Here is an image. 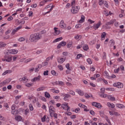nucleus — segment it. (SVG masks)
I'll return each mask as SVG.
<instances>
[{"instance_id":"nucleus-7","label":"nucleus","mask_w":125,"mask_h":125,"mask_svg":"<svg viewBox=\"0 0 125 125\" xmlns=\"http://www.w3.org/2000/svg\"><path fill=\"white\" fill-rule=\"evenodd\" d=\"M4 58H6V62L10 63L12 61V59H13V57L12 56L5 55Z\"/></svg>"},{"instance_id":"nucleus-43","label":"nucleus","mask_w":125,"mask_h":125,"mask_svg":"<svg viewBox=\"0 0 125 125\" xmlns=\"http://www.w3.org/2000/svg\"><path fill=\"white\" fill-rule=\"evenodd\" d=\"M110 45H111V46H113V45H115V41H114V40L112 39L110 41Z\"/></svg>"},{"instance_id":"nucleus-55","label":"nucleus","mask_w":125,"mask_h":125,"mask_svg":"<svg viewBox=\"0 0 125 125\" xmlns=\"http://www.w3.org/2000/svg\"><path fill=\"white\" fill-rule=\"evenodd\" d=\"M37 6L38 4L37 3H34L31 5V7H32V8H36V7H37Z\"/></svg>"},{"instance_id":"nucleus-24","label":"nucleus","mask_w":125,"mask_h":125,"mask_svg":"<svg viewBox=\"0 0 125 125\" xmlns=\"http://www.w3.org/2000/svg\"><path fill=\"white\" fill-rule=\"evenodd\" d=\"M85 20V17L83 15H81V19L79 21V23H83L84 22V20Z\"/></svg>"},{"instance_id":"nucleus-18","label":"nucleus","mask_w":125,"mask_h":125,"mask_svg":"<svg viewBox=\"0 0 125 125\" xmlns=\"http://www.w3.org/2000/svg\"><path fill=\"white\" fill-rule=\"evenodd\" d=\"M28 99L29 100H31V101H32V103H36V102H37V99L36 98V97L32 96V97H29L28 98Z\"/></svg>"},{"instance_id":"nucleus-54","label":"nucleus","mask_w":125,"mask_h":125,"mask_svg":"<svg viewBox=\"0 0 125 125\" xmlns=\"http://www.w3.org/2000/svg\"><path fill=\"white\" fill-rule=\"evenodd\" d=\"M25 38L21 37L18 40V41L19 42H25Z\"/></svg>"},{"instance_id":"nucleus-39","label":"nucleus","mask_w":125,"mask_h":125,"mask_svg":"<svg viewBox=\"0 0 125 125\" xmlns=\"http://www.w3.org/2000/svg\"><path fill=\"white\" fill-rule=\"evenodd\" d=\"M105 90H107L108 91H114L115 89H114V88H106Z\"/></svg>"},{"instance_id":"nucleus-44","label":"nucleus","mask_w":125,"mask_h":125,"mask_svg":"<svg viewBox=\"0 0 125 125\" xmlns=\"http://www.w3.org/2000/svg\"><path fill=\"white\" fill-rule=\"evenodd\" d=\"M45 97L47 98H50V94L48 93L47 92H45Z\"/></svg>"},{"instance_id":"nucleus-28","label":"nucleus","mask_w":125,"mask_h":125,"mask_svg":"<svg viewBox=\"0 0 125 125\" xmlns=\"http://www.w3.org/2000/svg\"><path fill=\"white\" fill-rule=\"evenodd\" d=\"M62 40H63V37H60L55 39L53 41V42H60V41H62Z\"/></svg>"},{"instance_id":"nucleus-48","label":"nucleus","mask_w":125,"mask_h":125,"mask_svg":"<svg viewBox=\"0 0 125 125\" xmlns=\"http://www.w3.org/2000/svg\"><path fill=\"white\" fill-rule=\"evenodd\" d=\"M114 73H115V74H118V73H119L120 72V67H118L117 69H115L114 70Z\"/></svg>"},{"instance_id":"nucleus-13","label":"nucleus","mask_w":125,"mask_h":125,"mask_svg":"<svg viewBox=\"0 0 125 125\" xmlns=\"http://www.w3.org/2000/svg\"><path fill=\"white\" fill-rule=\"evenodd\" d=\"M21 29H22V26H18L16 28L13 29V30L12 32V35H15V33H17V32H18L19 30Z\"/></svg>"},{"instance_id":"nucleus-23","label":"nucleus","mask_w":125,"mask_h":125,"mask_svg":"<svg viewBox=\"0 0 125 125\" xmlns=\"http://www.w3.org/2000/svg\"><path fill=\"white\" fill-rule=\"evenodd\" d=\"M116 106L118 108H119V109H123V108H125V105L120 104H116Z\"/></svg>"},{"instance_id":"nucleus-41","label":"nucleus","mask_w":125,"mask_h":125,"mask_svg":"<svg viewBox=\"0 0 125 125\" xmlns=\"http://www.w3.org/2000/svg\"><path fill=\"white\" fill-rule=\"evenodd\" d=\"M6 46V44L4 43L3 42H0V47H4Z\"/></svg>"},{"instance_id":"nucleus-11","label":"nucleus","mask_w":125,"mask_h":125,"mask_svg":"<svg viewBox=\"0 0 125 125\" xmlns=\"http://www.w3.org/2000/svg\"><path fill=\"white\" fill-rule=\"evenodd\" d=\"M75 91L76 92H77V93L79 94L80 96H83V95H84V92H83V91L80 89H76Z\"/></svg>"},{"instance_id":"nucleus-20","label":"nucleus","mask_w":125,"mask_h":125,"mask_svg":"<svg viewBox=\"0 0 125 125\" xmlns=\"http://www.w3.org/2000/svg\"><path fill=\"white\" fill-rule=\"evenodd\" d=\"M109 113L111 116H113V115H114V116H120V114H119V113H118V112L116 111H109Z\"/></svg>"},{"instance_id":"nucleus-37","label":"nucleus","mask_w":125,"mask_h":125,"mask_svg":"<svg viewBox=\"0 0 125 125\" xmlns=\"http://www.w3.org/2000/svg\"><path fill=\"white\" fill-rule=\"evenodd\" d=\"M86 62H87V63L88 64H89L90 65L92 64V61L91 60V59L90 58H88L86 60Z\"/></svg>"},{"instance_id":"nucleus-14","label":"nucleus","mask_w":125,"mask_h":125,"mask_svg":"<svg viewBox=\"0 0 125 125\" xmlns=\"http://www.w3.org/2000/svg\"><path fill=\"white\" fill-rule=\"evenodd\" d=\"M10 54H17L18 53V50L17 49H11L9 50Z\"/></svg>"},{"instance_id":"nucleus-3","label":"nucleus","mask_w":125,"mask_h":125,"mask_svg":"<svg viewBox=\"0 0 125 125\" xmlns=\"http://www.w3.org/2000/svg\"><path fill=\"white\" fill-rule=\"evenodd\" d=\"M61 107L62 108V109H63V110H66L67 112H69L70 106L68 105V103L62 104Z\"/></svg>"},{"instance_id":"nucleus-25","label":"nucleus","mask_w":125,"mask_h":125,"mask_svg":"<svg viewBox=\"0 0 125 125\" xmlns=\"http://www.w3.org/2000/svg\"><path fill=\"white\" fill-rule=\"evenodd\" d=\"M11 73H12V71L10 70H6L2 74V76H5V75H7V74H10Z\"/></svg>"},{"instance_id":"nucleus-22","label":"nucleus","mask_w":125,"mask_h":125,"mask_svg":"<svg viewBox=\"0 0 125 125\" xmlns=\"http://www.w3.org/2000/svg\"><path fill=\"white\" fill-rule=\"evenodd\" d=\"M10 82H11V79H7L4 80L2 82H3L4 85H5V84H7V83H10Z\"/></svg>"},{"instance_id":"nucleus-17","label":"nucleus","mask_w":125,"mask_h":125,"mask_svg":"<svg viewBox=\"0 0 125 125\" xmlns=\"http://www.w3.org/2000/svg\"><path fill=\"white\" fill-rule=\"evenodd\" d=\"M54 30L55 31V35L57 36L61 33V30H58V28L57 27H54Z\"/></svg>"},{"instance_id":"nucleus-26","label":"nucleus","mask_w":125,"mask_h":125,"mask_svg":"<svg viewBox=\"0 0 125 125\" xmlns=\"http://www.w3.org/2000/svg\"><path fill=\"white\" fill-rule=\"evenodd\" d=\"M107 105L108 106V107H109V108H115V104H114L113 103H107Z\"/></svg>"},{"instance_id":"nucleus-61","label":"nucleus","mask_w":125,"mask_h":125,"mask_svg":"<svg viewBox=\"0 0 125 125\" xmlns=\"http://www.w3.org/2000/svg\"><path fill=\"white\" fill-rule=\"evenodd\" d=\"M81 111V109L80 107H78L75 109V111L73 110V112H75L76 113H78V112H80Z\"/></svg>"},{"instance_id":"nucleus-5","label":"nucleus","mask_w":125,"mask_h":125,"mask_svg":"<svg viewBox=\"0 0 125 125\" xmlns=\"http://www.w3.org/2000/svg\"><path fill=\"white\" fill-rule=\"evenodd\" d=\"M50 120V118L49 117L47 116L46 115H44L43 117H42L41 118V121L42 123H44V122H46V123H48Z\"/></svg>"},{"instance_id":"nucleus-27","label":"nucleus","mask_w":125,"mask_h":125,"mask_svg":"<svg viewBox=\"0 0 125 125\" xmlns=\"http://www.w3.org/2000/svg\"><path fill=\"white\" fill-rule=\"evenodd\" d=\"M114 22H115V20H111L110 21L106 22L105 26H108V25H113V24H114Z\"/></svg>"},{"instance_id":"nucleus-19","label":"nucleus","mask_w":125,"mask_h":125,"mask_svg":"<svg viewBox=\"0 0 125 125\" xmlns=\"http://www.w3.org/2000/svg\"><path fill=\"white\" fill-rule=\"evenodd\" d=\"M65 59L63 58H58L57 59V61L58 62H59L60 64H62V63H63L64 62H65Z\"/></svg>"},{"instance_id":"nucleus-30","label":"nucleus","mask_w":125,"mask_h":125,"mask_svg":"<svg viewBox=\"0 0 125 125\" xmlns=\"http://www.w3.org/2000/svg\"><path fill=\"white\" fill-rule=\"evenodd\" d=\"M11 113L13 115H14V116H15L16 115H17V114H18L19 112L18 111V110H12Z\"/></svg>"},{"instance_id":"nucleus-45","label":"nucleus","mask_w":125,"mask_h":125,"mask_svg":"<svg viewBox=\"0 0 125 125\" xmlns=\"http://www.w3.org/2000/svg\"><path fill=\"white\" fill-rule=\"evenodd\" d=\"M32 60H33V59L32 58H29V59H27L26 60H25L24 61V63H28L29 62H31V61H32Z\"/></svg>"},{"instance_id":"nucleus-36","label":"nucleus","mask_w":125,"mask_h":125,"mask_svg":"<svg viewBox=\"0 0 125 125\" xmlns=\"http://www.w3.org/2000/svg\"><path fill=\"white\" fill-rule=\"evenodd\" d=\"M42 68V65L41 64H39L38 65V68H35V72H39L40 71V69Z\"/></svg>"},{"instance_id":"nucleus-58","label":"nucleus","mask_w":125,"mask_h":125,"mask_svg":"<svg viewBox=\"0 0 125 125\" xmlns=\"http://www.w3.org/2000/svg\"><path fill=\"white\" fill-rule=\"evenodd\" d=\"M69 94H71V95H73V96L75 95V92L73 90H70L69 91Z\"/></svg>"},{"instance_id":"nucleus-4","label":"nucleus","mask_w":125,"mask_h":125,"mask_svg":"<svg viewBox=\"0 0 125 125\" xmlns=\"http://www.w3.org/2000/svg\"><path fill=\"white\" fill-rule=\"evenodd\" d=\"M113 86L117 87V88H123L124 87V84L121 82H117L113 84Z\"/></svg>"},{"instance_id":"nucleus-33","label":"nucleus","mask_w":125,"mask_h":125,"mask_svg":"<svg viewBox=\"0 0 125 125\" xmlns=\"http://www.w3.org/2000/svg\"><path fill=\"white\" fill-rule=\"evenodd\" d=\"M106 33L105 32H103L102 34V35H101V38H102V40H103L105 39V38H106Z\"/></svg>"},{"instance_id":"nucleus-34","label":"nucleus","mask_w":125,"mask_h":125,"mask_svg":"<svg viewBox=\"0 0 125 125\" xmlns=\"http://www.w3.org/2000/svg\"><path fill=\"white\" fill-rule=\"evenodd\" d=\"M88 45H84V46H83V50H85L86 51H87V50H88Z\"/></svg>"},{"instance_id":"nucleus-42","label":"nucleus","mask_w":125,"mask_h":125,"mask_svg":"<svg viewBox=\"0 0 125 125\" xmlns=\"http://www.w3.org/2000/svg\"><path fill=\"white\" fill-rule=\"evenodd\" d=\"M65 68L67 69V70H69V71H71V67H70V64L69 63H67L65 65Z\"/></svg>"},{"instance_id":"nucleus-57","label":"nucleus","mask_w":125,"mask_h":125,"mask_svg":"<svg viewBox=\"0 0 125 125\" xmlns=\"http://www.w3.org/2000/svg\"><path fill=\"white\" fill-rule=\"evenodd\" d=\"M64 114L65 115H67V116H72V113L71 112H65Z\"/></svg>"},{"instance_id":"nucleus-8","label":"nucleus","mask_w":125,"mask_h":125,"mask_svg":"<svg viewBox=\"0 0 125 125\" xmlns=\"http://www.w3.org/2000/svg\"><path fill=\"white\" fill-rule=\"evenodd\" d=\"M92 106L98 108V109H101L102 108V105L100 103H96V102H92Z\"/></svg>"},{"instance_id":"nucleus-53","label":"nucleus","mask_w":125,"mask_h":125,"mask_svg":"<svg viewBox=\"0 0 125 125\" xmlns=\"http://www.w3.org/2000/svg\"><path fill=\"white\" fill-rule=\"evenodd\" d=\"M78 106H79V107H81V108H83V109H84V108H85V105L84 104H78Z\"/></svg>"},{"instance_id":"nucleus-38","label":"nucleus","mask_w":125,"mask_h":125,"mask_svg":"<svg viewBox=\"0 0 125 125\" xmlns=\"http://www.w3.org/2000/svg\"><path fill=\"white\" fill-rule=\"evenodd\" d=\"M70 5L71 7L76 6V1L75 0L72 1Z\"/></svg>"},{"instance_id":"nucleus-9","label":"nucleus","mask_w":125,"mask_h":125,"mask_svg":"<svg viewBox=\"0 0 125 125\" xmlns=\"http://www.w3.org/2000/svg\"><path fill=\"white\" fill-rule=\"evenodd\" d=\"M101 26V21H99L97 23L94 24L93 26V29L94 30H97V29H99V28H100V26Z\"/></svg>"},{"instance_id":"nucleus-29","label":"nucleus","mask_w":125,"mask_h":125,"mask_svg":"<svg viewBox=\"0 0 125 125\" xmlns=\"http://www.w3.org/2000/svg\"><path fill=\"white\" fill-rule=\"evenodd\" d=\"M45 89V87L42 86L37 89V91H42Z\"/></svg>"},{"instance_id":"nucleus-60","label":"nucleus","mask_w":125,"mask_h":125,"mask_svg":"<svg viewBox=\"0 0 125 125\" xmlns=\"http://www.w3.org/2000/svg\"><path fill=\"white\" fill-rule=\"evenodd\" d=\"M16 107V105L13 104L11 106L12 111H13V110H15Z\"/></svg>"},{"instance_id":"nucleus-63","label":"nucleus","mask_w":125,"mask_h":125,"mask_svg":"<svg viewBox=\"0 0 125 125\" xmlns=\"http://www.w3.org/2000/svg\"><path fill=\"white\" fill-rule=\"evenodd\" d=\"M62 46H65L66 45V42H60Z\"/></svg>"},{"instance_id":"nucleus-16","label":"nucleus","mask_w":125,"mask_h":125,"mask_svg":"<svg viewBox=\"0 0 125 125\" xmlns=\"http://www.w3.org/2000/svg\"><path fill=\"white\" fill-rule=\"evenodd\" d=\"M70 98H71V96L69 94H64L63 95V100L64 101H69Z\"/></svg>"},{"instance_id":"nucleus-52","label":"nucleus","mask_w":125,"mask_h":125,"mask_svg":"<svg viewBox=\"0 0 125 125\" xmlns=\"http://www.w3.org/2000/svg\"><path fill=\"white\" fill-rule=\"evenodd\" d=\"M101 97H103V98H106L107 97V94L103 93L100 95Z\"/></svg>"},{"instance_id":"nucleus-10","label":"nucleus","mask_w":125,"mask_h":125,"mask_svg":"<svg viewBox=\"0 0 125 125\" xmlns=\"http://www.w3.org/2000/svg\"><path fill=\"white\" fill-rule=\"evenodd\" d=\"M41 75H39L37 77H35L34 78L31 79V82L32 83H35V82H40L41 80Z\"/></svg>"},{"instance_id":"nucleus-6","label":"nucleus","mask_w":125,"mask_h":125,"mask_svg":"<svg viewBox=\"0 0 125 125\" xmlns=\"http://www.w3.org/2000/svg\"><path fill=\"white\" fill-rule=\"evenodd\" d=\"M59 27L61 29H66L67 27V24L65 23L64 21H61L59 23Z\"/></svg>"},{"instance_id":"nucleus-56","label":"nucleus","mask_w":125,"mask_h":125,"mask_svg":"<svg viewBox=\"0 0 125 125\" xmlns=\"http://www.w3.org/2000/svg\"><path fill=\"white\" fill-rule=\"evenodd\" d=\"M119 68L121 71H125V66L124 65H122Z\"/></svg>"},{"instance_id":"nucleus-32","label":"nucleus","mask_w":125,"mask_h":125,"mask_svg":"<svg viewBox=\"0 0 125 125\" xmlns=\"http://www.w3.org/2000/svg\"><path fill=\"white\" fill-rule=\"evenodd\" d=\"M25 85L27 86V87H31V86H33V83H26Z\"/></svg>"},{"instance_id":"nucleus-59","label":"nucleus","mask_w":125,"mask_h":125,"mask_svg":"<svg viewBox=\"0 0 125 125\" xmlns=\"http://www.w3.org/2000/svg\"><path fill=\"white\" fill-rule=\"evenodd\" d=\"M104 2V0H99V5H102Z\"/></svg>"},{"instance_id":"nucleus-35","label":"nucleus","mask_w":125,"mask_h":125,"mask_svg":"<svg viewBox=\"0 0 125 125\" xmlns=\"http://www.w3.org/2000/svg\"><path fill=\"white\" fill-rule=\"evenodd\" d=\"M84 96H85V98H90V97H92V94H85Z\"/></svg>"},{"instance_id":"nucleus-50","label":"nucleus","mask_w":125,"mask_h":125,"mask_svg":"<svg viewBox=\"0 0 125 125\" xmlns=\"http://www.w3.org/2000/svg\"><path fill=\"white\" fill-rule=\"evenodd\" d=\"M83 54H79L77 55V57L76 58V59H80L81 57H82Z\"/></svg>"},{"instance_id":"nucleus-49","label":"nucleus","mask_w":125,"mask_h":125,"mask_svg":"<svg viewBox=\"0 0 125 125\" xmlns=\"http://www.w3.org/2000/svg\"><path fill=\"white\" fill-rule=\"evenodd\" d=\"M51 73L52 75H53V76H57V73H56V71H55V70H52L51 71Z\"/></svg>"},{"instance_id":"nucleus-47","label":"nucleus","mask_w":125,"mask_h":125,"mask_svg":"<svg viewBox=\"0 0 125 125\" xmlns=\"http://www.w3.org/2000/svg\"><path fill=\"white\" fill-rule=\"evenodd\" d=\"M103 4H104L105 7H107V8L109 7V5L108 4V2H107V1H104Z\"/></svg>"},{"instance_id":"nucleus-51","label":"nucleus","mask_w":125,"mask_h":125,"mask_svg":"<svg viewBox=\"0 0 125 125\" xmlns=\"http://www.w3.org/2000/svg\"><path fill=\"white\" fill-rule=\"evenodd\" d=\"M58 68H59V70H60V71H63V66L61 64H59L58 65Z\"/></svg>"},{"instance_id":"nucleus-46","label":"nucleus","mask_w":125,"mask_h":125,"mask_svg":"<svg viewBox=\"0 0 125 125\" xmlns=\"http://www.w3.org/2000/svg\"><path fill=\"white\" fill-rule=\"evenodd\" d=\"M81 38H82V36H79V35H77L75 37V40H77V41H80Z\"/></svg>"},{"instance_id":"nucleus-40","label":"nucleus","mask_w":125,"mask_h":125,"mask_svg":"<svg viewBox=\"0 0 125 125\" xmlns=\"http://www.w3.org/2000/svg\"><path fill=\"white\" fill-rule=\"evenodd\" d=\"M29 113H30V110H29L28 108L26 109L24 111V115L25 116H27V115H28V114H29Z\"/></svg>"},{"instance_id":"nucleus-21","label":"nucleus","mask_w":125,"mask_h":125,"mask_svg":"<svg viewBox=\"0 0 125 125\" xmlns=\"http://www.w3.org/2000/svg\"><path fill=\"white\" fill-rule=\"evenodd\" d=\"M15 119L17 122H21V121H22V117L20 115H17L15 117Z\"/></svg>"},{"instance_id":"nucleus-62","label":"nucleus","mask_w":125,"mask_h":125,"mask_svg":"<svg viewBox=\"0 0 125 125\" xmlns=\"http://www.w3.org/2000/svg\"><path fill=\"white\" fill-rule=\"evenodd\" d=\"M101 93H105V88L104 87H102L101 89Z\"/></svg>"},{"instance_id":"nucleus-31","label":"nucleus","mask_w":125,"mask_h":125,"mask_svg":"<svg viewBox=\"0 0 125 125\" xmlns=\"http://www.w3.org/2000/svg\"><path fill=\"white\" fill-rule=\"evenodd\" d=\"M51 91L53 92V93H59V90H56L55 88L51 89Z\"/></svg>"},{"instance_id":"nucleus-12","label":"nucleus","mask_w":125,"mask_h":125,"mask_svg":"<svg viewBox=\"0 0 125 125\" xmlns=\"http://www.w3.org/2000/svg\"><path fill=\"white\" fill-rule=\"evenodd\" d=\"M19 81L20 82H23L24 83H28V79L27 77L25 76L22 78H20Z\"/></svg>"},{"instance_id":"nucleus-15","label":"nucleus","mask_w":125,"mask_h":125,"mask_svg":"<svg viewBox=\"0 0 125 125\" xmlns=\"http://www.w3.org/2000/svg\"><path fill=\"white\" fill-rule=\"evenodd\" d=\"M49 110L50 115L54 114V112H55V108H54V107H53V106H50Z\"/></svg>"},{"instance_id":"nucleus-1","label":"nucleus","mask_w":125,"mask_h":125,"mask_svg":"<svg viewBox=\"0 0 125 125\" xmlns=\"http://www.w3.org/2000/svg\"><path fill=\"white\" fill-rule=\"evenodd\" d=\"M40 39H42V35L39 33L31 34L29 37V41L31 42H38Z\"/></svg>"},{"instance_id":"nucleus-2","label":"nucleus","mask_w":125,"mask_h":125,"mask_svg":"<svg viewBox=\"0 0 125 125\" xmlns=\"http://www.w3.org/2000/svg\"><path fill=\"white\" fill-rule=\"evenodd\" d=\"M70 10L72 14H77L80 11V7L78 6L72 7Z\"/></svg>"},{"instance_id":"nucleus-64","label":"nucleus","mask_w":125,"mask_h":125,"mask_svg":"<svg viewBox=\"0 0 125 125\" xmlns=\"http://www.w3.org/2000/svg\"><path fill=\"white\" fill-rule=\"evenodd\" d=\"M44 76H48V70H46L43 72Z\"/></svg>"}]
</instances>
